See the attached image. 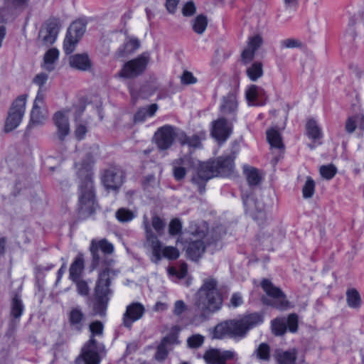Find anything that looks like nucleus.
<instances>
[{
  "mask_svg": "<svg viewBox=\"0 0 364 364\" xmlns=\"http://www.w3.org/2000/svg\"><path fill=\"white\" fill-rule=\"evenodd\" d=\"M222 303L223 299L218 289L217 280L213 277L205 279L196 295L193 322L205 321L210 314L220 309Z\"/></svg>",
  "mask_w": 364,
  "mask_h": 364,
  "instance_id": "obj_1",
  "label": "nucleus"
},
{
  "mask_svg": "<svg viewBox=\"0 0 364 364\" xmlns=\"http://www.w3.org/2000/svg\"><path fill=\"white\" fill-rule=\"evenodd\" d=\"M263 321L262 316L259 313L247 315L241 319H232L218 324L214 329L213 337L221 339L225 336L234 338H244L248 331Z\"/></svg>",
  "mask_w": 364,
  "mask_h": 364,
  "instance_id": "obj_2",
  "label": "nucleus"
},
{
  "mask_svg": "<svg viewBox=\"0 0 364 364\" xmlns=\"http://www.w3.org/2000/svg\"><path fill=\"white\" fill-rule=\"evenodd\" d=\"M91 336L88 342L84 346L80 357L77 358V364H99L100 362V354L105 351L102 343H97L95 339V336H102L104 326L100 321L90 323L89 326Z\"/></svg>",
  "mask_w": 364,
  "mask_h": 364,
  "instance_id": "obj_3",
  "label": "nucleus"
},
{
  "mask_svg": "<svg viewBox=\"0 0 364 364\" xmlns=\"http://www.w3.org/2000/svg\"><path fill=\"white\" fill-rule=\"evenodd\" d=\"M77 175L84 178L80 185L78 211L80 216L85 218L91 215L95 210L92 176L87 168L80 169Z\"/></svg>",
  "mask_w": 364,
  "mask_h": 364,
  "instance_id": "obj_4",
  "label": "nucleus"
},
{
  "mask_svg": "<svg viewBox=\"0 0 364 364\" xmlns=\"http://www.w3.org/2000/svg\"><path fill=\"white\" fill-rule=\"evenodd\" d=\"M235 153L222 156L214 161L202 164L198 169V177L208 181L215 176H229L234 171Z\"/></svg>",
  "mask_w": 364,
  "mask_h": 364,
  "instance_id": "obj_5",
  "label": "nucleus"
},
{
  "mask_svg": "<svg viewBox=\"0 0 364 364\" xmlns=\"http://www.w3.org/2000/svg\"><path fill=\"white\" fill-rule=\"evenodd\" d=\"M261 286L267 294L266 296L262 297V301L264 304L281 311L287 310L291 306L284 292L279 287H275L269 280L263 279Z\"/></svg>",
  "mask_w": 364,
  "mask_h": 364,
  "instance_id": "obj_6",
  "label": "nucleus"
},
{
  "mask_svg": "<svg viewBox=\"0 0 364 364\" xmlns=\"http://www.w3.org/2000/svg\"><path fill=\"white\" fill-rule=\"evenodd\" d=\"M149 60V54L148 53H143L137 58L125 63L117 73V76L124 79L137 77L144 73Z\"/></svg>",
  "mask_w": 364,
  "mask_h": 364,
  "instance_id": "obj_7",
  "label": "nucleus"
},
{
  "mask_svg": "<svg viewBox=\"0 0 364 364\" xmlns=\"http://www.w3.org/2000/svg\"><path fill=\"white\" fill-rule=\"evenodd\" d=\"M26 95H20L12 103L5 122V132L13 131L21 123L26 109Z\"/></svg>",
  "mask_w": 364,
  "mask_h": 364,
  "instance_id": "obj_8",
  "label": "nucleus"
},
{
  "mask_svg": "<svg viewBox=\"0 0 364 364\" xmlns=\"http://www.w3.org/2000/svg\"><path fill=\"white\" fill-rule=\"evenodd\" d=\"M125 173L118 166L112 165L104 169L101 175L102 183L107 191H118L124 183Z\"/></svg>",
  "mask_w": 364,
  "mask_h": 364,
  "instance_id": "obj_9",
  "label": "nucleus"
},
{
  "mask_svg": "<svg viewBox=\"0 0 364 364\" xmlns=\"http://www.w3.org/2000/svg\"><path fill=\"white\" fill-rule=\"evenodd\" d=\"M60 28L58 18H50L41 26L38 36L39 46H48L53 44L57 38Z\"/></svg>",
  "mask_w": 364,
  "mask_h": 364,
  "instance_id": "obj_10",
  "label": "nucleus"
},
{
  "mask_svg": "<svg viewBox=\"0 0 364 364\" xmlns=\"http://www.w3.org/2000/svg\"><path fill=\"white\" fill-rule=\"evenodd\" d=\"M178 133L177 129L171 125L159 128L154 134V140L158 149L161 151L168 149L173 144L175 139L178 140Z\"/></svg>",
  "mask_w": 364,
  "mask_h": 364,
  "instance_id": "obj_11",
  "label": "nucleus"
},
{
  "mask_svg": "<svg viewBox=\"0 0 364 364\" xmlns=\"http://www.w3.org/2000/svg\"><path fill=\"white\" fill-rule=\"evenodd\" d=\"M118 270L106 266L98 274V278L95 288V295L109 296L112 294L109 288L112 280L117 276Z\"/></svg>",
  "mask_w": 364,
  "mask_h": 364,
  "instance_id": "obj_12",
  "label": "nucleus"
},
{
  "mask_svg": "<svg viewBox=\"0 0 364 364\" xmlns=\"http://www.w3.org/2000/svg\"><path fill=\"white\" fill-rule=\"evenodd\" d=\"M85 31V26L81 21L73 22L68 29L63 43V48L66 54H70Z\"/></svg>",
  "mask_w": 364,
  "mask_h": 364,
  "instance_id": "obj_13",
  "label": "nucleus"
},
{
  "mask_svg": "<svg viewBox=\"0 0 364 364\" xmlns=\"http://www.w3.org/2000/svg\"><path fill=\"white\" fill-rule=\"evenodd\" d=\"M232 131V122L225 117H219L212 122L210 134L218 144L224 143L230 137Z\"/></svg>",
  "mask_w": 364,
  "mask_h": 364,
  "instance_id": "obj_14",
  "label": "nucleus"
},
{
  "mask_svg": "<svg viewBox=\"0 0 364 364\" xmlns=\"http://www.w3.org/2000/svg\"><path fill=\"white\" fill-rule=\"evenodd\" d=\"M245 211L255 220H262L265 218L264 204L255 194L243 198Z\"/></svg>",
  "mask_w": 364,
  "mask_h": 364,
  "instance_id": "obj_15",
  "label": "nucleus"
},
{
  "mask_svg": "<svg viewBox=\"0 0 364 364\" xmlns=\"http://www.w3.org/2000/svg\"><path fill=\"white\" fill-rule=\"evenodd\" d=\"M28 0H4L0 8V23L12 21L19 9H23Z\"/></svg>",
  "mask_w": 364,
  "mask_h": 364,
  "instance_id": "obj_16",
  "label": "nucleus"
},
{
  "mask_svg": "<svg viewBox=\"0 0 364 364\" xmlns=\"http://www.w3.org/2000/svg\"><path fill=\"white\" fill-rule=\"evenodd\" d=\"M267 140L269 144L270 149L274 154L276 156L272 159V162L274 166L279 161V156L284 151V144L279 132L275 129H269L267 130Z\"/></svg>",
  "mask_w": 364,
  "mask_h": 364,
  "instance_id": "obj_17",
  "label": "nucleus"
},
{
  "mask_svg": "<svg viewBox=\"0 0 364 364\" xmlns=\"http://www.w3.org/2000/svg\"><path fill=\"white\" fill-rule=\"evenodd\" d=\"M144 311V306L139 302H134L128 305L123 315V325L130 329L134 322L142 318Z\"/></svg>",
  "mask_w": 364,
  "mask_h": 364,
  "instance_id": "obj_18",
  "label": "nucleus"
},
{
  "mask_svg": "<svg viewBox=\"0 0 364 364\" xmlns=\"http://www.w3.org/2000/svg\"><path fill=\"white\" fill-rule=\"evenodd\" d=\"M178 337L174 333H170L163 338L161 343L157 346L154 358L158 361H164L168 357L175 345L178 343Z\"/></svg>",
  "mask_w": 364,
  "mask_h": 364,
  "instance_id": "obj_19",
  "label": "nucleus"
},
{
  "mask_svg": "<svg viewBox=\"0 0 364 364\" xmlns=\"http://www.w3.org/2000/svg\"><path fill=\"white\" fill-rule=\"evenodd\" d=\"M287 328L291 332H296V314H291L287 318H277L272 321L273 333L277 336L283 335Z\"/></svg>",
  "mask_w": 364,
  "mask_h": 364,
  "instance_id": "obj_20",
  "label": "nucleus"
},
{
  "mask_svg": "<svg viewBox=\"0 0 364 364\" xmlns=\"http://www.w3.org/2000/svg\"><path fill=\"white\" fill-rule=\"evenodd\" d=\"M144 228L146 230V241L145 245L150 247L152 250L153 259L152 261L157 263L161 259V245L157 237L151 231L149 223L147 221L144 222Z\"/></svg>",
  "mask_w": 364,
  "mask_h": 364,
  "instance_id": "obj_21",
  "label": "nucleus"
},
{
  "mask_svg": "<svg viewBox=\"0 0 364 364\" xmlns=\"http://www.w3.org/2000/svg\"><path fill=\"white\" fill-rule=\"evenodd\" d=\"M235 353L231 350L220 351L211 349L205 352L203 358L208 364H225L228 360L233 359Z\"/></svg>",
  "mask_w": 364,
  "mask_h": 364,
  "instance_id": "obj_22",
  "label": "nucleus"
},
{
  "mask_svg": "<svg viewBox=\"0 0 364 364\" xmlns=\"http://www.w3.org/2000/svg\"><path fill=\"white\" fill-rule=\"evenodd\" d=\"M44 98L43 92L41 90H38L31 113V122L33 124H41L47 118L46 114L41 110Z\"/></svg>",
  "mask_w": 364,
  "mask_h": 364,
  "instance_id": "obj_23",
  "label": "nucleus"
},
{
  "mask_svg": "<svg viewBox=\"0 0 364 364\" xmlns=\"http://www.w3.org/2000/svg\"><path fill=\"white\" fill-rule=\"evenodd\" d=\"M53 120L57 127V136L60 141H64L70 133V127L68 117L62 112H57L53 117Z\"/></svg>",
  "mask_w": 364,
  "mask_h": 364,
  "instance_id": "obj_24",
  "label": "nucleus"
},
{
  "mask_svg": "<svg viewBox=\"0 0 364 364\" xmlns=\"http://www.w3.org/2000/svg\"><path fill=\"white\" fill-rule=\"evenodd\" d=\"M24 309V306L19 296L16 294L11 299L10 316V329L14 330L17 325Z\"/></svg>",
  "mask_w": 364,
  "mask_h": 364,
  "instance_id": "obj_25",
  "label": "nucleus"
},
{
  "mask_svg": "<svg viewBox=\"0 0 364 364\" xmlns=\"http://www.w3.org/2000/svg\"><path fill=\"white\" fill-rule=\"evenodd\" d=\"M69 64L75 69L89 71L92 68V63L86 53L75 54L69 58Z\"/></svg>",
  "mask_w": 364,
  "mask_h": 364,
  "instance_id": "obj_26",
  "label": "nucleus"
},
{
  "mask_svg": "<svg viewBox=\"0 0 364 364\" xmlns=\"http://www.w3.org/2000/svg\"><path fill=\"white\" fill-rule=\"evenodd\" d=\"M191 241L186 247V254L192 260H198L204 253L205 247L201 239L190 238Z\"/></svg>",
  "mask_w": 364,
  "mask_h": 364,
  "instance_id": "obj_27",
  "label": "nucleus"
},
{
  "mask_svg": "<svg viewBox=\"0 0 364 364\" xmlns=\"http://www.w3.org/2000/svg\"><path fill=\"white\" fill-rule=\"evenodd\" d=\"M237 108V101L236 95L233 92L229 93L223 98V103L220 105V112L223 115H232V120L235 119V114Z\"/></svg>",
  "mask_w": 364,
  "mask_h": 364,
  "instance_id": "obj_28",
  "label": "nucleus"
},
{
  "mask_svg": "<svg viewBox=\"0 0 364 364\" xmlns=\"http://www.w3.org/2000/svg\"><path fill=\"white\" fill-rule=\"evenodd\" d=\"M306 135L314 141H319L323 138L321 128L314 118H309L305 124Z\"/></svg>",
  "mask_w": 364,
  "mask_h": 364,
  "instance_id": "obj_29",
  "label": "nucleus"
},
{
  "mask_svg": "<svg viewBox=\"0 0 364 364\" xmlns=\"http://www.w3.org/2000/svg\"><path fill=\"white\" fill-rule=\"evenodd\" d=\"M85 315L79 307L73 308L68 314V321L71 328L80 331L83 327Z\"/></svg>",
  "mask_w": 364,
  "mask_h": 364,
  "instance_id": "obj_30",
  "label": "nucleus"
},
{
  "mask_svg": "<svg viewBox=\"0 0 364 364\" xmlns=\"http://www.w3.org/2000/svg\"><path fill=\"white\" fill-rule=\"evenodd\" d=\"M187 231L196 239L203 240L208 232V225L205 221L191 222Z\"/></svg>",
  "mask_w": 364,
  "mask_h": 364,
  "instance_id": "obj_31",
  "label": "nucleus"
},
{
  "mask_svg": "<svg viewBox=\"0 0 364 364\" xmlns=\"http://www.w3.org/2000/svg\"><path fill=\"white\" fill-rule=\"evenodd\" d=\"M90 251L92 255V263L91 268L92 269H96L102 262H105L107 265L110 267V264L112 262V260L107 261L105 259V256L106 255L103 254L96 246V240H92L91 241V245L90 247Z\"/></svg>",
  "mask_w": 364,
  "mask_h": 364,
  "instance_id": "obj_32",
  "label": "nucleus"
},
{
  "mask_svg": "<svg viewBox=\"0 0 364 364\" xmlns=\"http://www.w3.org/2000/svg\"><path fill=\"white\" fill-rule=\"evenodd\" d=\"M260 95H264V90L255 85H251L246 91V99L249 105H263V102H257L259 99Z\"/></svg>",
  "mask_w": 364,
  "mask_h": 364,
  "instance_id": "obj_33",
  "label": "nucleus"
},
{
  "mask_svg": "<svg viewBox=\"0 0 364 364\" xmlns=\"http://www.w3.org/2000/svg\"><path fill=\"white\" fill-rule=\"evenodd\" d=\"M178 141L181 145H188L191 149L200 148L201 146L200 139L198 135L193 134L191 136L186 135L184 132H179L178 135Z\"/></svg>",
  "mask_w": 364,
  "mask_h": 364,
  "instance_id": "obj_34",
  "label": "nucleus"
},
{
  "mask_svg": "<svg viewBox=\"0 0 364 364\" xmlns=\"http://www.w3.org/2000/svg\"><path fill=\"white\" fill-rule=\"evenodd\" d=\"M139 46L140 42L137 38H130L119 48L117 55L119 58L126 57L136 50Z\"/></svg>",
  "mask_w": 364,
  "mask_h": 364,
  "instance_id": "obj_35",
  "label": "nucleus"
},
{
  "mask_svg": "<svg viewBox=\"0 0 364 364\" xmlns=\"http://www.w3.org/2000/svg\"><path fill=\"white\" fill-rule=\"evenodd\" d=\"M83 269L84 257L82 253H79L75 257L74 262L71 264L69 269L70 279L80 278Z\"/></svg>",
  "mask_w": 364,
  "mask_h": 364,
  "instance_id": "obj_36",
  "label": "nucleus"
},
{
  "mask_svg": "<svg viewBox=\"0 0 364 364\" xmlns=\"http://www.w3.org/2000/svg\"><path fill=\"white\" fill-rule=\"evenodd\" d=\"M274 358L277 364H295L296 354L294 351L277 349L274 350Z\"/></svg>",
  "mask_w": 364,
  "mask_h": 364,
  "instance_id": "obj_37",
  "label": "nucleus"
},
{
  "mask_svg": "<svg viewBox=\"0 0 364 364\" xmlns=\"http://www.w3.org/2000/svg\"><path fill=\"white\" fill-rule=\"evenodd\" d=\"M96 299L93 304L92 314L105 316L109 301L108 296L95 295Z\"/></svg>",
  "mask_w": 364,
  "mask_h": 364,
  "instance_id": "obj_38",
  "label": "nucleus"
},
{
  "mask_svg": "<svg viewBox=\"0 0 364 364\" xmlns=\"http://www.w3.org/2000/svg\"><path fill=\"white\" fill-rule=\"evenodd\" d=\"M158 109L156 104H151V105L139 109L134 115V122H141L146 119L147 117H152Z\"/></svg>",
  "mask_w": 364,
  "mask_h": 364,
  "instance_id": "obj_39",
  "label": "nucleus"
},
{
  "mask_svg": "<svg viewBox=\"0 0 364 364\" xmlns=\"http://www.w3.org/2000/svg\"><path fill=\"white\" fill-rule=\"evenodd\" d=\"M245 173L248 184L251 188L257 187L260 184L262 177L259 174L257 169L253 167L247 168L245 169Z\"/></svg>",
  "mask_w": 364,
  "mask_h": 364,
  "instance_id": "obj_40",
  "label": "nucleus"
},
{
  "mask_svg": "<svg viewBox=\"0 0 364 364\" xmlns=\"http://www.w3.org/2000/svg\"><path fill=\"white\" fill-rule=\"evenodd\" d=\"M59 52L56 48L49 49L44 55V68L48 71H52L54 69L53 63L58 58Z\"/></svg>",
  "mask_w": 364,
  "mask_h": 364,
  "instance_id": "obj_41",
  "label": "nucleus"
},
{
  "mask_svg": "<svg viewBox=\"0 0 364 364\" xmlns=\"http://www.w3.org/2000/svg\"><path fill=\"white\" fill-rule=\"evenodd\" d=\"M346 301L349 307L358 309L361 305V298L359 292L354 288L346 291Z\"/></svg>",
  "mask_w": 364,
  "mask_h": 364,
  "instance_id": "obj_42",
  "label": "nucleus"
},
{
  "mask_svg": "<svg viewBox=\"0 0 364 364\" xmlns=\"http://www.w3.org/2000/svg\"><path fill=\"white\" fill-rule=\"evenodd\" d=\"M253 356H255L257 359L265 362H268L270 360V346L266 343H262L254 351Z\"/></svg>",
  "mask_w": 364,
  "mask_h": 364,
  "instance_id": "obj_43",
  "label": "nucleus"
},
{
  "mask_svg": "<svg viewBox=\"0 0 364 364\" xmlns=\"http://www.w3.org/2000/svg\"><path fill=\"white\" fill-rule=\"evenodd\" d=\"M207 25L208 19L206 16L200 14L193 19L192 27L196 33L202 34L205 31Z\"/></svg>",
  "mask_w": 364,
  "mask_h": 364,
  "instance_id": "obj_44",
  "label": "nucleus"
},
{
  "mask_svg": "<svg viewBox=\"0 0 364 364\" xmlns=\"http://www.w3.org/2000/svg\"><path fill=\"white\" fill-rule=\"evenodd\" d=\"M184 164V159L180 158L178 159L175 160L173 162V176L174 178L177 181H181L184 178L186 171V168L181 166Z\"/></svg>",
  "mask_w": 364,
  "mask_h": 364,
  "instance_id": "obj_45",
  "label": "nucleus"
},
{
  "mask_svg": "<svg viewBox=\"0 0 364 364\" xmlns=\"http://www.w3.org/2000/svg\"><path fill=\"white\" fill-rule=\"evenodd\" d=\"M262 73V64L259 62L254 63L252 66L247 70L248 77L253 81L260 77Z\"/></svg>",
  "mask_w": 364,
  "mask_h": 364,
  "instance_id": "obj_46",
  "label": "nucleus"
},
{
  "mask_svg": "<svg viewBox=\"0 0 364 364\" xmlns=\"http://www.w3.org/2000/svg\"><path fill=\"white\" fill-rule=\"evenodd\" d=\"M319 173L326 180L332 179L337 173V168L332 164L321 166Z\"/></svg>",
  "mask_w": 364,
  "mask_h": 364,
  "instance_id": "obj_47",
  "label": "nucleus"
},
{
  "mask_svg": "<svg viewBox=\"0 0 364 364\" xmlns=\"http://www.w3.org/2000/svg\"><path fill=\"white\" fill-rule=\"evenodd\" d=\"M159 185V180L153 174L144 176L142 180L144 189L147 191H151L152 189L158 188Z\"/></svg>",
  "mask_w": 364,
  "mask_h": 364,
  "instance_id": "obj_48",
  "label": "nucleus"
},
{
  "mask_svg": "<svg viewBox=\"0 0 364 364\" xmlns=\"http://www.w3.org/2000/svg\"><path fill=\"white\" fill-rule=\"evenodd\" d=\"M315 182L311 177H307L304 186L302 187V195L306 199L311 198L314 194Z\"/></svg>",
  "mask_w": 364,
  "mask_h": 364,
  "instance_id": "obj_49",
  "label": "nucleus"
},
{
  "mask_svg": "<svg viewBox=\"0 0 364 364\" xmlns=\"http://www.w3.org/2000/svg\"><path fill=\"white\" fill-rule=\"evenodd\" d=\"M116 218L122 223H127L132 220L134 218V214L132 211L127 208H119L116 212Z\"/></svg>",
  "mask_w": 364,
  "mask_h": 364,
  "instance_id": "obj_50",
  "label": "nucleus"
},
{
  "mask_svg": "<svg viewBox=\"0 0 364 364\" xmlns=\"http://www.w3.org/2000/svg\"><path fill=\"white\" fill-rule=\"evenodd\" d=\"M96 246L97 250L99 249L105 255H110L114 251L112 244L109 242L106 239L96 241Z\"/></svg>",
  "mask_w": 364,
  "mask_h": 364,
  "instance_id": "obj_51",
  "label": "nucleus"
},
{
  "mask_svg": "<svg viewBox=\"0 0 364 364\" xmlns=\"http://www.w3.org/2000/svg\"><path fill=\"white\" fill-rule=\"evenodd\" d=\"M204 342V337L200 334H195L187 339L188 346L191 348H198Z\"/></svg>",
  "mask_w": 364,
  "mask_h": 364,
  "instance_id": "obj_52",
  "label": "nucleus"
},
{
  "mask_svg": "<svg viewBox=\"0 0 364 364\" xmlns=\"http://www.w3.org/2000/svg\"><path fill=\"white\" fill-rule=\"evenodd\" d=\"M72 280L75 283L77 286V291L79 294L82 296H87L89 294L90 288L85 280H82L80 278Z\"/></svg>",
  "mask_w": 364,
  "mask_h": 364,
  "instance_id": "obj_53",
  "label": "nucleus"
},
{
  "mask_svg": "<svg viewBox=\"0 0 364 364\" xmlns=\"http://www.w3.org/2000/svg\"><path fill=\"white\" fill-rule=\"evenodd\" d=\"M163 256L169 259H176L179 257V251L173 247L168 246L161 249Z\"/></svg>",
  "mask_w": 364,
  "mask_h": 364,
  "instance_id": "obj_54",
  "label": "nucleus"
},
{
  "mask_svg": "<svg viewBox=\"0 0 364 364\" xmlns=\"http://www.w3.org/2000/svg\"><path fill=\"white\" fill-rule=\"evenodd\" d=\"M263 43V39L262 36L257 34L249 38L248 48L254 51H256Z\"/></svg>",
  "mask_w": 364,
  "mask_h": 364,
  "instance_id": "obj_55",
  "label": "nucleus"
},
{
  "mask_svg": "<svg viewBox=\"0 0 364 364\" xmlns=\"http://www.w3.org/2000/svg\"><path fill=\"white\" fill-rule=\"evenodd\" d=\"M357 121L355 115L348 117L345 122V130L348 134H352L357 128Z\"/></svg>",
  "mask_w": 364,
  "mask_h": 364,
  "instance_id": "obj_56",
  "label": "nucleus"
},
{
  "mask_svg": "<svg viewBox=\"0 0 364 364\" xmlns=\"http://www.w3.org/2000/svg\"><path fill=\"white\" fill-rule=\"evenodd\" d=\"M182 228V225L181 221L175 218L170 222L168 227V232L171 235H175L181 232Z\"/></svg>",
  "mask_w": 364,
  "mask_h": 364,
  "instance_id": "obj_57",
  "label": "nucleus"
},
{
  "mask_svg": "<svg viewBox=\"0 0 364 364\" xmlns=\"http://www.w3.org/2000/svg\"><path fill=\"white\" fill-rule=\"evenodd\" d=\"M151 224L159 234H161L165 226L164 222L157 215H154L152 218Z\"/></svg>",
  "mask_w": 364,
  "mask_h": 364,
  "instance_id": "obj_58",
  "label": "nucleus"
},
{
  "mask_svg": "<svg viewBox=\"0 0 364 364\" xmlns=\"http://www.w3.org/2000/svg\"><path fill=\"white\" fill-rule=\"evenodd\" d=\"M48 76L47 74L41 73L37 74L34 77L33 82V83H35L36 85L39 86L38 90H41L43 92L41 87L45 85V83L48 80Z\"/></svg>",
  "mask_w": 364,
  "mask_h": 364,
  "instance_id": "obj_59",
  "label": "nucleus"
},
{
  "mask_svg": "<svg viewBox=\"0 0 364 364\" xmlns=\"http://www.w3.org/2000/svg\"><path fill=\"white\" fill-rule=\"evenodd\" d=\"M196 9L193 1L187 2L183 7L182 14L185 16H190L196 13Z\"/></svg>",
  "mask_w": 364,
  "mask_h": 364,
  "instance_id": "obj_60",
  "label": "nucleus"
},
{
  "mask_svg": "<svg viewBox=\"0 0 364 364\" xmlns=\"http://www.w3.org/2000/svg\"><path fill=\"white\" fill-rule=\"evenodd\" d=\"M255 51L247 48L242 53V60L244 63H248L252 61L255 57Z\"/></svg>",
  "mask_w": 364,
  "mask_h": 364,
  "instance_id": "obj_61",
  "label": "nucleus"
},
{
  "mask_svg": "<svg viewBox=\"0 0 364 364\" xmlns=\"http://www.w3.org/2000/svg\"><path fill=\"white\" fill-rule=\"evenodd\" d=\"M196 78L191 72L185 71L181 76V82L185 85L194 84L196 82Z\"/></svg>",
  "mask_w": 364,
  "mask_h": 364,
  "instance_id": "obj_62",
  "label": "nucleus"
},
{
  "mask_svg": "<svg viewBox=\"0 0 364 364\" xmlns=\"http://www.w3.org/2000/svg\"><path fill=\"white\" fill-rule=\"evenodd\" d=\"M186 306L183 301H177L174 304L173 313L176 316H180L186 310Z\"/></svg>",
  "mask_w": 364,
  "mask_h": 364,
  "instance_id": "obj_63",
  "label": "nucleus"
},
{
  "mask_svg": "<svg viewBox=\"0 0 364 364\" xmlns=\"http://www.w3.org/2000/svg\"><path fill=\"white\" fill-rule=\"evenodd\" d=\"M242 303V299L240 294H234L230 299V304L233 307H237Z\"/></svg>",
  "mask_w": 364,
  "mask_h": 364,
  "instance_id": "obj_64",
  "label": "nucleus"
}]
</instances>
